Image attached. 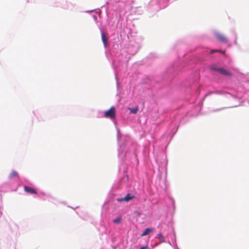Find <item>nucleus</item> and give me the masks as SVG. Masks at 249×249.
<instances>
[{"label":"nucleus","mask_w":249,"mask_h":249,"mask_svg":"<svg viewBox=\"0 0 249 249\" xmlns=\"http://www.w3.org/2000/svg\"><path fill=\"white\" fill-rule=\"evenodd\" d=\"M104 116L106 118H109L111 119L115 117V109L114 107H112L108 110L105 111Z\"/></svg>","instance_id":"1"},{"label":"nucleus","mask_w":249,"mask_h":249,"mask_svg":"<svg viewBox=\"0 0 249 249\" xmlns=\"http://www.w3.org/2000/svg\"><path fill=\"white\" fill-rule=\"evenodd\" d=\"M215 35L216 36L220 41L223 43H227L228 42L227 37L224 35L220 33H216Z\"/></svg>","instance_id":"2"},{"label":"nucleus","mask_w":249,"mask_h":249,"mask_svg":"<svg viewBox=\"0 0 249 249\" xmlns=\"http://www.w3.org/2000/svg\"><path fill=\"white\" fill-rule=\"evenodd\" d=\"M218 71L220 73L224 75L228 76H231L232 75V74L230 71L223 68H219L218 69Z\"/></svg>","instance_id":"3"},{"label":"nucleus","mask_w":249,"mask_h":249,"mask_svg":"<svg viewBox=\"0 0 249 249\" xmlns=\"http://www.w3.org/2000/svg\"><path fill=\"white\" fill-rule=\"evenodd\" d=\"M24 191L29 194H37L36 191L33 188L25 186L24 187Z\"/></svg>","instance_id":"4"},{"label":"nucleus","mask_w":249,"mask_h":249,"mask_svg":"<svg viewBox=\"0 0 249 249\" xmlns=\"http://www.w3.org/2000/svg\"><path fill=\"white\" fill-rule=\"evenodd\" d=\"M107 34L105 32H103L101 34L102 40L104 43L105 47L107 46V43L108 40V38L107 36Z\"/></svg>","instance_id":"5"},{"label":"nucleus","mask_w":249,"mask_h":249,"mask_svg":"<svg viewBox=\"0 0 249 249\" xmlns=\"http://www.w3.org/2000/svg\"><path fill=\"white\" fill-rule=\"evenodd\" d=\"M153 231V229L151 228H146L142 232L141 236H144L147 235L149 232L152 231Z\"/></svg>","instance_id":"6"},{"label":"nucleus","mask_w":249,"mask_h":249,"mask_svg":"<svg viewBox=\"0 0 249 249\" xmlns=\"http://www.w3.org/2000/svg\"><path fill=\"white\" fill-rule=\"evenodd\" d=\"M18 177V174L15 171H12L9 175V178H13L14 177Z\"/></svg>","instance_id":"7"},{"label":"nucleus","mask_w":249,"mask_h":249,"mask_svg":"<svg viewBox=\"0 0 249 249\" xmlns=\"http://www.w3.org/2000/svg\"><path fill=\"white\" fill-rule=\"evenodd\" d=\"M134 197V196H130L129 194H127V195L123 198L124 201L128 202L131 199H133Z\"/></svg>","instance_id":"8"},{"label":"nucleus","mask_w":249,"mask_h":249,"mask_svg":"<svg viewBox=\"0 0 249 249\" xmlns=\"http://www.w3.org/2000/svg\"><path fill=\"white\" fill-rule=\"evenodd\" d=\"M128 109L130 111V112L132 114H136L138 110V107H135L133 108L128 107Z\"/></svg>","instance_id":"9"},{"label":"nucleus","mask_w":249,"mask_h":249,"mask_svg":"<svg viewBox=\"0 0 249 249\" xmlns=\"http://www.w3.org/2000/svg\"><path fill=\"white\" fill-rule=\"evenodd\" d=\"M158 236L160 239V243H162V242H164V237L163 236V235L161 234V233H159L158 234Z\"/></svg>","instance_id":"10"},{"label":"nucleus","mask_w":249,"mask_h":249,"mask_svg":"<svg viewBox=\"0 0 249 249\" xmlns=\"http://www.w3.org/2000/svg\"><path fill=\"white\" fill-rule=\"evenodd\" d=\"M121 220V217H118L117 218L114 219L113 220V222L114 223H118L120 222Z\"/></svg>","instance_id":"11"},{"label":"nucleus","mask_w":249,"mask_h":249,"mask_svg":"<svg viewBox=\"0 0 249 249\" xmlns=\"http://www.w3.org/2000/svg\"><path fill=\"white\" fill-rule=\"evenodd\" d=\"M210 68L212 70H215V71H218V69H219V68H218L216 66L213 65L211 66Z\"/></svg>","instance_id":"12"},{"label":"nucleus","mask_w":249,"mask_h":249,"mask_svg":"<svg viewBox=\"0 0 249 249\" xmlns=\"http://www.w3.org/2000/svg\"><path fill=\"white\" fill-rule=\"evenodd\" d=\"M221 52V50H212L211 51V53H213L215 52Z\"/></svg>","instance_id":"13"},{"label":"nucleus","mask_w":249,"mask_h":249,"mask_svg":"<svg viewBox=\"0 0 249 249\" xmlns=\"http://www.w3.org/2000/svg\"><path fill=\"white\" fill-rule=\"evenodd\" d=\"M147 248V246H143L140 248V249H146Z\"/></svg>","instance_id":"14"},{"label":"nucleus","mask_w":249,"mask_h":249,"mask_svg":"<svg viewBox=\"0 0 249 249\" xmlns=\"http://www.w3.org/2000/svg\"><path fill=\"white\" fill-rule=\"evenodd\" d=\"M118 201H124V200L123 199V198H118L117 199Z\"/></svg>","instance_id":"15"},{"label":"nucleus","mask_w":249,"mask_h":249,"mask_svg":"<svg viewBox=\"0 0 249 249\" xmlns=\"http://www.w3.org/2000/svg\"><path fill=\"white\" fill-rule=\"evenodd\" d=\"M220 53H222L223 54H225V51H221V52H220Z\"/></svg>","instance_id":"16"}]
</instances>
